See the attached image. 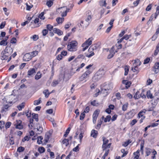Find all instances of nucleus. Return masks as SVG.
Returning <instances> with one entry per match:
<instances>
[{
  "label": "nucleus",
  "mask_w": 159,
  "mask_h": 159,
  "mask_svg": "<svg viewBox=\"0 0 159 159\" xmlns=\"http://www.w3.org/2000/svg\"><path fill=\"white\" fill-rule=\"evenodd\" d=\"M13 51L12 48L11 47V45L10 46H7L5 50L2 52L1 59L2 60H8V57L12 52Z\"/></svg>",
  "instance_id": "1"
},
{
  "label": "nucleus",
  "mask_w": 159,
  "mask_h": 159,
  "mask_svg": "<svg viewBox=\"0 0 159 159\" xmlns=\"http://www.w3.org/2000/svg\"><path fill=\"white\" fill-rule=\"evenodd\" d=\"M78 43L77 41L72 40L67 46V50L70 52H75L77 50Z\"/></svg>",
  "instance_id": "2"
},
{
  "label": "nucleus",
  "mask_w": 159,
  "mask_h": 159,
  "mask_svg": "<svg viewBox=\"0 0 159 159\" xmlns=\"http://www.w3.org/2000/svg\"><path fill=\"white\" fill-rule=\"evenodd\" d=\"M102 139L103 141L102 147V150L106 151L109 150V149L111 148L112 143L111 142H109V140L104 136L102 137Z\"/></svg>",
  "instance_id": "3"
},
{
  "label": "nucleus",
  "mask_w": 159,
  "mask_h": 159,
  "mask_svg": "<svg viewBox=\"0 0 159 159\" xmlns=\"http://www.w3.org/2000/svg\"><path fill=\"white\" fill-rule=\"evenodd\" d=\"M93 40L92 37L90 38L82 44V46L83 48V51H84L87 49L92 44Z\"/></svg>",
  "instance_id": "4"
},
{
  "label": "nucleus",
  "mask_w": 159,
  "mask_h": 159,
  "mask_svg": "<svg viewBox=\"0 0 159 159\" xmlns=\"http://www.w3.org/2000/svg\"><path fill=\"white\" fill-rule=\"evenodd\" d=\"M115 46H113L109 50L110 54L108 55L107 58L110 59L113 57L116 53L117 52V50H115Z\"/></svg>",
  "instance_id": "5"
},
{
  "label": "nucleus",
  "mask_w": 159,
  "mask_h": 159,
  "mask_svg": "<svg viewBox=\"0 0 159 159\" xmlns=\"http://www.w3.org/2000/svg\"><path fill=\"white\" fill-rule=\"evenodd\" d=\"M91 73L90 70H86L82 75L79 78L80 81H82L86 79L89 76V74Z\"/></svg>",
  "instance_id": "6"
},
{
  "label": "nucleus",
  "mask_w": 159,
  "mask_h": 159,
  "mask_svg": "<svg viewBox=\"0 0 159 159\" xmlns=\"http://www.w3.org/2000/svg\"><path fill=\"white\" fill-rule=\"evenodd\" d=\"M105 74V70L103 68H101L97 72V75H95V77L97 76V78L100 79L103 77Z\"/></svg>",
  "instance_id": "7"
},
{
  "label": "nucleus",
  "mask_w": 159,
  "mask_h": 159,
  "mask_svg": "<svg viewBox=\"0 0 159 159\" xmlns=\"http://www.w3.org/2000/svg\"><path fill=\"white\" fill-rule=\"evenodd\" d=\"M100 112V110L98 109L96 110L93 113L92 118L93 123L94 124H95L96 123L97 118L98 117Z\"/></svg>",
  "instance_id": "8"
},
{
  "label": "nucleus",
  "mask_w": 159,
  "mask_h": 159,
  "mask_svg": "<svg viewBox=\"0 0 159 159\" xmlns=\"http://www.w3.org/2000/svg\"><path fill=\"white\" fill-rule=\"evenodd\" d=\"M159 14V5H158L156 8V11L155 13L152 14L149 20L152 21L153 20V17H154L156 19L157 16Z\"/></svg>",
  "instance_id": "9"
},
{
  "label": "nucleus",
  "mask_w": 159,
  "mask_h": 159,
  "mask_svg": "<svg viewBox=\"0 0 159 159\" xmlns=\"http://www.w3.org/2000/svg\"><path fill=\"white\" fill-rule=\"evenodd\" d=\"M16 128L19 129H22L23 126L22 125V121L20 120H17L16 123L15 124Z\"/></svg>",
  "instance_id": "10"
},
{
  "label": "nucleus",
  "mask_w": 159,
  "mask_h": 159,
  "mask_svg": "<svg viewBox=\"0 0 159 159\" xmlns=\"http://www.w3.org/2000/svg\"><path fill=\"white\" fill-rule=\"evenodd\" d=\"M153 70L155 74H157L159 72V62H155L152 67Z\"/></svg>",
  "instance_id": "11"
},
{
  "label": "nucleus",
  "mask_w": 159,
  "mask_h": 159,
  "mask_svg": "<svg viewBox=\"0 0 159 159\" xmlns=\"http://www.w3.org/2000/svg\"><path fill=\"white\" fill-rule=\"evenodd\" d=\"M135 113L134 111H130L125 114V117L127 119H130L133 117Z\"/></svg>",
  "instance_id": "12"
},
{
  "label": "nucleus",
  "mask_w": 159,
  "mask_h": 159,
  "mask_svg": "<svg viewBox=\"0 0 159 159\" xmlns=\"http://www.w3.org/2000/svg\"><path fill=\"white\" fill-rule=\"evenodd\" d=\"M92 47H90L89 48L88 50V53L86 55V57H90L94 55V53L93 52L94 50H93Z\"/></svg>",
  "instance_id": "13"
},
{
  "label": "nucleus",
  "mask_w": 159,
  "mask_h": 159,
  "mask_svg": "<svg viewBox=\"0 0 159 159\" xmlns=\"http://www.w3.org/2000/svg\"><path fill=\"white\" fill-rule=\"evenodd\" d=\"M31 58L32 57L30 54L27 53L24 56L23 59L24 61H27L30 60Z\"/></svg>",
  "instance_id": "14"
},
{
  "label": "nucleus",
  "mask_w": 159,
  "mask_h": 159,
  "mask_svg": "<svg viewBox=\"0 0 159 159\" xmlns=\"http://www.w3.org/2000/svg\"><path fill=\"white\" fill-rule=\"evenodd\" d=\"M122 83L125 85V87L126 89H128L130 86L132 84L130 81H129L127 80H125L122 81Z\"/></svg>",
  "instance_id": "15"
},
{
  "label": "nucleus",
  "mask_w": 159,
  "mask_h": 159,
  "mask_svg": "<svg viewBox=\"0 0 159 159\" xmlns=\"http://www.w3.org/2000/svg\"><path fill=\"white\" fill-rule=\"evenodd\" d=\"M34 129H36L35 131L37 132L36 133L38 134H41L43 131L42 127H41L39 124L37 125L36 128H34Z\"/></svg>",
  "instance_id": "16"
},
{
  "label": "nucleus",
  "mask_w": 159,
  "mask_h": 159,
  "mask_svg": "<svg viewBox=\"0 0 159 159\" xmlns=\"http://www.w3.org/2000/svg\"><path fill=\"white\" fill-rule=\"evenodd\" d=\"M98 134L97 131L95 129H93L91 131V136L94 138H96L97 137Z\"/></svg>",
  "instance_id": "17"
},
{
  "label": "nucleus",
  "mask_w": 159,
  "mask_h": 159,
  "mask_svg": "<svg viewBox=\"0 0 159 159\" xmlns=\"http://www.w3.org/2000/svg\"><path fill=\"white\" fill-rule=\"evenodd\" d=\"M53 32L59 35H62L63 34V32L61 30L56 28H53Z\"/></svg>",
  "instance_id": "18"
},
{
  "label": "nucleus",
  "mask_w": 159,
  "mask_h": 159,
  "mask_svg": "<svg viewBox=\"0 0 159 159\" xmlns=\"http://www.w3.org/2000/svg\"><path fill=\"white\" fill-rule=\"evenodd\" d=\"M51 136V134L49 133H47L45 134L44 139V143H46L48 142Z\"/></svg>",
  "instance_id": "19"
},
{
  "label": "nucleus",
  "mask_w": 159,
  "mask_h": 159,
  "mask_svg": "<svg viewBox=\"0 0 159 159\" xmlns=\"http://www.w3.org/2000/svg\"><path fill=\"white\" fill-rule=\"evenodd\" d=\"M146 111L145 109L140 111L138 114V118H140L141 117H143V116H145L144 115Z\"/></svg>",
  "instance_id": "20"
},
{
  "label": "nucleus",
  "mask_w": 159,
  "mask_h": 159,
  "mask_svg": "<svg viewBox=\"0 0 159 159\" xmlns=\"http://www.w3.org/2000/svg\"><path fill=\"white\" fill-rule=\"evenodd\" d=\"M36 73V71L35 69L33 68H31L28 71V77L30 76L33 75L34 74Z\"/></svg>",
  "instance_id": "21"
},
{
  "label": "nucleus",
  "mask_w": 159,
  "mask_h": 159,
  "mask_svg": "<svg viewBox=\"0 0 159 159\" xmlns=\"http://www.w3.org/2000/svg\"><path fill=\"white\" fill-rule=\"evenodd\" d=\"M140 150H138L136 152H134V157L133 159H140L139 158L140 156Z\"/></svg>",
  "instance_id": "22"
},
{
  "label": "nucleus",
  "mask_w": 159,
  "mask_h": 159,
  "mask_svg": "<svg viewBox=\"0 0 159 159\" xmlns=\"http://www.w3.org/2000/svg\"><path fill=\"white\" fill-rule=\"evenodd\" d=\"M146 96L148 99H152L154 98V96L150 90H148L147 92Z\"/></svg>",
  "instance_id": "23"
},
{
  "label": "nucleus",
  "mask_w": 159,
  "mask_h": 159,
  "mask_svg": "<svg viewBox=\"0 0 159 159\" xmlns=\"http://www.w3.org/2000/svg\"><path fill=\"white\" fill-rule=\"evenodd\" d=\"M42 74L40 71H38L36 75L35 76L34 78L36 80H38L41 78Z\"/></svg>",
  "instance_id": "24"
},
{
  "label": "nucleus",
  "mask_w": 159,
  "mask_h": 159,
  "mask_svg": "<svg viewBox=\"0 0 159 159\" xmlns=\"http://www.w3.org/2000/svg\"><path fill=\"white\" fill-rule=\"evenodd\" d=\"M152 149L148 148H146L145 150L146 156H149L152 152Z\"/></svg>",
  "instance_id": "25"
},
{
  "label": "nucleus",
  "mask_w": 159,
  "mask_h": 159,
  "mask_svg": "<svg viewBox=\"0 0 159 159\" xmlns=\"http://www.w3.org/2000/svg\"><path fill=\"white\" fill-rule=\"evenodd\" d=\"M62 143L63 144H64L67 147L69 144V140L68 139H64Z\"/></svg>",
  "instance_id": "26"
},
{
  "label": "nucleus",
  "mask_w": 159,
  "mask_h": 159,
  "mask_svg": "<svg viewBox=\"0 0 159 159\" xmlns=\"http://www.w3.org/2000/svg\"><path fill=\"white\" fill-rule=\"evenodd\" d=\"M54 0H48L47 1L46 5L48 7H51L53 4Z\"/></svg>",
  "instance_id": "27"
},
{
  "label": "nucleus",
  "mask_w": 159,
  "mask_h": 159,
  "mask_svg": "<svg viewBox=\"0 0 159 159\" xmlns=\"http://www.w3.org/2000/svg\"><path fill=\"white\" fill-rule=\"evenodd\" d=\"M128 105L129 104L127 102L123 104L122 107V110L124 111H126L128 107Z\"/></svg>",
  "instance_id": "28"
},
{
  "label": "nucleus",
  "mask_w": 159,
  "mask_h": 159,
  "mask_svg": "<svg viewBox=\"0 0 159 159\" xmlns=\"http://www.w3.org/2000/svg\"><path fill=\"white\" fill-rule=\"evenodd\" d=\"M46 28L47 30H48V31H51L52 30H53L54 28L53 26L51 25L47 24L46 25Z\"/></svg>",
  "instance_id": "29"
},
{
  "label": "nucleus",
  "mask_w": 159,
  "mask_h": 159,
  "mask_svg": "<svg viewBox=\"0 0 159 159\" xmlns=\"http://www.w3.org/2000/svg\"><path fill=\"white\" fill-rule=\"evenodd\" d=\"M64 18L62 17H58L56 19V21L58 24H61L64 21Z\"/></svg>",
  "instance_id": "30"
},
{
  "label": "nucleus",
  "mask_w": 159,
  "mask_h": 159,
  "mask_svg": "<svg viewBox=\"0 0 159 159\" xmlns=\"http://www.w3.org/2000/svg\"><path fill=\"white\" fill-rule=\"evenodd\" d=\"M43 137L42 136H39L37 138V143L39 144H41L42 143Z\"/></svg>",
  "instance_id": "31"
},
{
  "label": "nucleus",
  "mask_w": 159,
  "mask_h": 159,
  "mask_svg": "<svg viewBox=\"0 0 159 159\" xmlns=\"http://www.w3.org/2000/svg\"><path fill=\"white\" fill-rule=\"evenodd\" d=\"M32 118H33V119H35L36 122H38L39 120L38 115L34 113H32Z\"/></svg>",
  "instance_id": "32"
},
{
  "label": "nucleus",
  "mask_w": 159,
  "mask_h": 159,
  "mask_svg": "<svg viewBox=\"0 0 159 159\" xmlns=\"http://www.w3.org/2000/svg\"><path fill=\"white\" fill-rule=\"evenodd\" d=\"M99 3L100 6L102 7H106L107 5L106 0H101L99 2Z\"/></svg>",
  "instance_id": "33"
},
{
  "label": "nucleus",
  "mask_w": 159,
  "mask_h": 159,
  "mask_svg": "<svg viewBox=\"0 0 159 159\" xmlns=\"http://www.w3.org/2000/svg\"><path fill=\"white\" fill-rule=\"evenodd\" d=\"M139 91H137L136 93L134 96V98L135 99H138L140 98V96H139Z\"/></svg>",
  "instance_id": "34"
},
{
  "label": "nucleus",
  "mask_w": 159,
  "mask_h": 159,
  "mask_svg": "<svg viewBox=\"0 0 159 159\" xmlns=\"http://www.w3.org/2000/svg\"><path fill=\"white\" fill-rule=\"evenodd\" d=\"M8 44L7 41H6L4 39L1 40L0 42V45L1 46H7Z\"/></svg>",
  "instance_id": "35"
},
{
  "label": "nucleus",
  "mask_w": 159,
  "mask_h": 159,
  "mask_svg": "<svg viewBox=\"0 0 159 159\" xmlns=\"http://www.w3.org/2000/svg\"><path fill=\"white\" fill-rule=\"evenodd\" d=\"M91 104L94 106L98 107L99 104L98 102H97V101L96 100H94L92 101H91L90 102Z\"/></svg>",
  "instance_id": "36"
},
{
  "label": "nucleus",
  "mask_w": 159,
  "mask_h": 159,
  "mask_svg": "<svg viewBox=\"0 0 159 159\" xmlns=\"http://www.w3.org/2000/svg\"><path fill=\"white\" fill-rule=\"evenodd\" d=\"M59 81L58 80H54L52 83L51 85L53 87H55L59 83Z\"/></svg>",
  "instance_id": "37"
},
{
  "label": "nucleus",
  "mask_w": 159,
  "mask_h": 159,
  "mask_svg": "<svg viewBox=\"0 0 159 159\" xmlns=\"http://www.w3.org/2000/svg\"><path fill=\"white\" fill-rule=\"evenodd\" d=\"M25 103L24 102H22L21 104L18 106L17 108L19 111H21L25 107Z\"/></svg>",
  "instance_id": "38"
},
{
  "label": "nucleus",
  "mask_w": 159,
  "mask_h": 159,
  "mask_svg": "<svg viewBox=\"0 0 159 159\" xmlns=\"http://www.w3.org/2000/svg\"><path fill=\"white\" fill-rule=\"evenodd\" d=\"M124 70V75H128L129 71V66H125Z\"/></svg>",
  "instance_id": "39"
},
{
  "label": "nucleus",
  "mask_w": 159,
  "mask_h": 159,
  "mask_svg": "<svg viewBox=\"0 0 159 159\" xmlns=\"http://www.w3.org/2000/svg\"><path fill=\"white\" fill-rule=\"evenodd\" d=\"M41 98H39L38 100H35L34 101V104L35 105H37L39 104L41 102Z\"/></svg>",
  "instance_id": "40"
},
{
  "label": "nucleus",
  "mask_w": 159,
  "mask_h": 159,
  "mask_svg": "<svg viewBox=\"0 0 159 159\" xmlns=\"http://www.w3.org/2000/svg\"><path fill=\"white\" fill-rule=\"evenodd\" d=\"M38 52L36 50L33 51L32 52H31L30 54L31 55V56L32 57H34L35 56H36L37 55H38Z\"/></svg>",
  "instance_id": "41"
},
{
  "label": "nucleus",
  "mask_w": 159,
  "mask_h": 159,
  "mask_svg": "<svg viewBox=\"0 0 159 159\" xmlns=\"http://www.w3.org/2000/svg\"><path fill=\"white\" fill-rule=\"evenodd\" d=\"M132 70L134 72H135L136 73L139 72V70L137 66H134V67H132Z\"/></svg>",
  "instance_id": "42"
},
{
  "label": "nucleus",
  "mask_w": 159,
  "mask_h": 159,
  "mask_svg": "<svg viewBox=\"0 0 159 159\" xmlns=\"http://www.w3.org/2000/svg\"><path fill=\"white\" fill-rule=\"evenodd\" d=\"M111 119V116L109 115L107 116L104 119V121L105 122H109L110 121Z\"/></svg>",
  "instance_id": "43"
},
{
  "label": "nucleus",
  "mask_w": 159,
  "mask_h": 159,
  "mask_svg": "<svg viewBox=\"0 0 159 159\" xmlns=\"http://www.w3.org/2000/svg\"><path fill=\"white\" fill-rule=\"evenodd\" d=\"M152 156L151 157L152 159H154L156 158V155L157 154V152L154 149H153L152 151Z\"/></svg>",
  "instance_id": "44"
},
{
  "label": "nucleus",
  "mask_w": 159,
  "mask_h": 159,
  "mask_svg": "<svg viewBox=\"0 0 159 159\" xmlns=\"http://www.w3.org/2000/svg\"><path fill=\"white\" fill-rule=\"evenodd\" d=\"M43 93L45 95V96L46 98H48L50 94L49 93L48 90V89L45 90L43 92Z\"/></svg>",
  "instance_id": "45"
},
{
  "label": "nucleus",
  "mask_w": 159,
  "mask_h": 159,
  "mask_svg": "<svg viewBox=\"0 0 159 159\" xmlns=\"http://www.w3.org/2000/svg\"><path fill=\"white\" fill-rule=\"evenodd\" d=\"M25 148L24 147L20 146L19 147L17 150V151L19 152H23L25 150Z\"/></svg>",
  "instance_id": "46"
},
{
  "label": "nucleus",
  "mask_w": 159,
  "mask_h": 159,
  "mask_svg": "<svg viewBox=\"0 0 159 159\" xmlns=\"http://www.w3.org/2000/svg\"><path fill=\"white\" fill-rule=\"evenodd\" d=\"M102 121L101 120H100V121H98V124L95 127V128L97 129H99L101 127V126L102 123Z\"/></svg>",
  "instance_id": "47"
},
{
  "label": "nucleus",
  "mask_w": 159,
  "mask_h": 159,
  "mask_svg": "<svg viewBox=\"0 0 159 159\" xmlns=\"http://www.w3.org/2000/svg\"><path fill=\"white\" fill-rule=\"evenodd\" d=\"M110 150H108L106 151L105 153L102 157V159H105L106 157L107 156Z\"/></svg>",
  "instance_id": "48"
},
{
  "label": "nucleus",
  "mask_w": 159,
  "mask_h": 159,
  "mask_svg": "<svg viewBox=\"0 0 159 159\" xmlns=\"http://www.w3.org/2000/svg\"><path fill=\"white\" fill-rule=\"evenodd\" d=\"M115 46L117 48V49L115 50H117V52H118V50L121 49L122 47V45L121 44H117L116 43V44Z\"/></svg>",
  "instance_id": "49"
},
{
  "label": "nucleus",
  "mask_w": 159,
  "mask_h": 159,
  "mask_svg": "<svg viewBox=\"0 0 159 159\" xmlns=\"http://www.w3.org/2000/svg\"><path fill=\"white\" fill-rule=\"evenodd\" d=\"M39 36L37 35H34L30 37L31 39H32L34 41H35L39 39Z\"/></svg>",
  "instance_id": "50"
},
{
  "label": "nucleus",
  "mask_w": 159,
  "mask_h": 159,
  "mask_svg": "<svg viewBox=\"0 0 159 159\" xmlns=\"http://www.w3.org/2000/svg\"><path fill=\"white\" fill-rule=\"evenodd\" d=\"M70 127L68 128L66 130V131L65 132V133L63 136L64 137H66L67 136L68 134L70 132Z\"/></svg>",
  "instance_id": "51"
},
{
  "label": "nucleus",
  "mask_w": 159,
  "mask_h": 159,
  "mask_svg": "<svg viewBox=\"0 0 159 159\" xmlns=\"http://www.w3.org/2000/svg\"><path fill=\"white\" fill-rule=\"evenodd\" d=\"M153 5L152 3L149 4L147 7L146 8V10L147 11H150L152 8V7Z\"/></svg>",
  "instance_id": "52"
},
{
  "label": "nucleus",
  "mask_w": 159,
  "mask_h": 159,
  "mask_svg": "<svg viewBox=\"0 0 159 159\" xmlns=\"http://www.w3.org/2000/svg\"><path fill=\"white\" fill-rule=\"evenodd\" d=\"M38 151L40 153H43L45 152V149L43 147H40L38 148Z\"/></svg>",
  "instance_id": "53"
},
{
  "label": "nucleus",
  "mask_w": 159,
  "mask_h": 159,
  "mask_svg": "<svg viewBox=\"0 0 159 159\" xmlns=\"http://www.w3.org/2000/svg\"><path fill=\"white\" fill-rule=\"evenodd\" d=\"M48 30L44 29L42 31V34L43 36H46L48 33Z\"/></svg>",
  "instance_id": "54"
},
{
  "label": "nucleus",
  "mask_w": 159,
  "mask_h": 159,
  "mask_svg": "<svg viewBox=\"0 0 159 159\" xmlns=\"http://www.w3.org/2000/svg\"><path fill=\"white\" fill-rule=\"evenodd\" d=\"M17 55V53L16 52H14L12 55L10 57H9V58L8 60V61H7V62H9L11 59V57H12L13 58H14Z\"/></svg>",
  "instance_id": "55"
},
{
  "label": "nucleus",
  "mask_w": 159,
  "mask_h": 159,
  "mask_svg": "<svg viewBox=\"0 0 159 159\" xmlns=\"http://www.w3.org/2000/svg\"><path fill=\"white\" fill-rule=\"evenodd\" d=\"M131 36V35H128V34H125L124 35L122 38L123 39H125L126 40H128L130 37Z\"/></svg>",
  "instance_id": "56"
},
{
  "label": "nucleus",
  "mask_w": 159,
  "mask_h": 159,
  "mask_svg": "<svg viewBox=\"0 0 159 159\" xmlns=\"http://www.w3.org/2000/svg\"><path fill=\"white\" fill-rule=\"evenodd\" d=\"M92 16L91 15H88L87 16V18L85 19V21L89 23L91 21Z\"/></svg>",
  "instance_id": "57"
},
{
  "label": "nucleus",
  "mask_w": 159,
  "mask_h": 159,
  "mask_svg": "<svg viewBox=\"0 0 159 159\" xmlns=\"http://www.w3.org/2000/svg\"><path fill=\"white\" fill-rule=\"evenodd\" d=\"M121 152H122L123 153V155L121 156V157H123L126 156L128 153L127 151H125V150L124 149H122L121 150Z\"/></svg>",
  "instance_id": "58"
},
{
  "label": "nucleus",
  "mask_w": 159,
  "mask_h": 159,
  "mask_svg": "<svg viewBox=\"0 0 159 159\" xmlns=\"http://www.w3.org/2000/svg\"><path fill=\"white\" fill-rule=\"evenodd\" d=\"M30 124H29V127L30 126H31V127H33L34 125L33 124V118H30V120H29Z\"/></svg>",
  "instance_id": "59"
},
{
  "label": "nucleus",
  "mask_w": 159,
  "mask_h": 159,
  "mask_svg": "<svg viewBox=\"0 0 159 159\" xmlns=\"http://www.w3.org/2000/svg\"><path fill=\"white\" fill-rule=\"evenodd\" d=\"M90 47H92V48L94 50L98 49V48L99 46L97 44H94L91 46Z\"/></svg>",
  "instance_id": "60"
},
{
  "label": "nucleus",
  "mask_w": 159,
  "mask_h": 159,
  "mask_svg": "<svg viewBox=\"0 0 159 159\" xmlns=\"http://www.w3.org/2000/svg\"><path fill=\"white\" fill-rule=\"evenodd\" d=\"M30 139V137L28 136H25L24 138L22 139V141L23 142H25L26 141H29Z\"/></svg>",
  "instance_id": "61"
},
{
  "label": "nucleus",
  "mask_w": 159,
  "mask_h": 159,
  "mask_svg": "<svg viewBox=\"0 0 159 159\" xmlns=\"http://www.w3.org/2000/svg\"><path fill=\"white\" fill-rule=\"evenodd\" d=\"M137 122V120L136 119H134L130 122V125L131 126H133Z\"/></svg>",
  "instance_id": "62"
},
{
  "label": "nucleus",
  "mask_w": 159,
  "mask_h": 159,
  "mask_svg": "<svg viewBox=\"0 0 159 159\" xmlns=\"http://www.w3.org/2000/svg\"><path fill=\"white\" fill-rule=\"evenodd\" d=\"M64 57L61 54H59L56 57V59L58 61H60Z\"/></svg>",
  "instance_id": "63"
},
{
  "label": "nucleus",
  "mask_w": 159,
  "mask_h": 159,
  "mask_svg": "<svg viewBox=\"0 0 159 159\" xmlns=\"http://www.w3.org/2000/svg\"><path fill=\"white\" fill-rule=\"evenodd\" d=\"M117 117H118V116L117 115H116V114L112 116V117L111 119V121L112 122H113V121H115V120H116Z\"/></svg>",
  "instance_id": "64"
}]
</instances>
